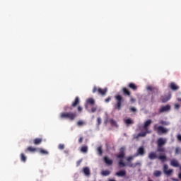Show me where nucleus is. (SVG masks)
<instances>
[{
  "label": "nucleus",
  "mask_w": 181,
  "mask_h": 181,
  "mask_svg": "<svg viewBox=\"0 0 181 181\" xmlns=\"http://www.w3.org/2000/svg\"><path fill=\"white\" fill-rule=\"evenodd\" d=\"M168 142V139L160 137L157 139V152H166L165 146Z\"/></svg>",
  "instance_id": "nucleus-1"
},
{
  "label": "nucleus",
  "mask_w": 181,
  "mask_h": 181,
  "mask_svg": "<svg viewBox=\"0 0 181 181\" xmlns=\"http://www.w3.org/2000/svg\"><path fill=\"white\" fill-rule=\"evenodd\" d=\"M115 100L116 101V103L114 105V108L115 110L120 111L121 108H122V103H124L125 100L124 99V97H122V95H115Z\"/></svg>",
  "instance_id": "nucleus-2"
},
{
  "label": "nucleus",
  "mask_w": 181,
  "mask_h": 181,
  "mask_svg": "<svg viewBox=\"0 0 181 181\" xmlns=\"http://www.w3.org/2000/svg\"><path fill=\"white\" fill-rule=\"evenodd\" d=\"M117 159H120L119 160V166L120 168H125L127 166V164L124 163V158H125V147H121L119 149V153L117 156Z\"/></svg>",
  "instance_id": "nucleus-3"
},
{
  "label": "nucleus",
  "mask_w": 181,
  "mask_h": 181,
  "mask_svg": "<svg viewBox=\"0 0 181 181\" xmlns=\"http://www.w3.org/2000/svg\"><path fill=\"white\" fill-rule=\"evenodd\" d=\"M60 118L61 119H70V121H74L76 118L77 117V112H62L60 114Z\"/></svg>",
  "instance_id": "nucleus-4"
},
{
  "label": "nucleus",
  "mask_w": 181,
  "mask_h": 181,
  "mask_svg": "<svg viewBox=\"0 0 181 181\" xmlns=\"http://www.w3.org/2000/svg\"><path fill=\"white\" fill-rule=\"evenodd\" d=\"M154 131L157 132L158 135H163L169 132V129L163 127V126L154 125Z\"/></svg>",
  "instance_id": "nucleus-5"
},
{
  "label": "nucleus",
  "mask_w": 181,
  "mask_h": 181,
  "mask_svg": "<svg viewBox=\"0 0 181 181\" xmlns=\"http://www.w3.org/2000/svg\"><path fill=\"white\" fill-rule=\"evenodd\" d=\"M80 104V98L78 97H76L74 100V101L72 103L71 106H65L64 107V111H71L73 110V107H77Z\"/></svg>",
  "instance_id": "nucleus-6"
},
{
  "label": "nucleus",
  "mask_w": 181,
  "mask_h": 181,
  "mask_svg": "<svg viewBox=\"0 0 181 181\" xmlns=\"http://www.w3.org/2000/svg\"><path fill=\"white\" fill-rule=\"evenodd\" d=\"M98 93V94H100V95H105L107 94V88L102 89L100 88H97V86H95L93 89V93Z\"/></svg>",
  "instance_id": "nucleus-7"
},
{
  "label": "nucleus",
  "mask_w": 181,
  "mask_h": 181,
  "mask_svg": "<svg viewBox=\"0 0 181 181\" xmlns=\"http://www.w3.org/2000/svg\"><path fill=\"white\" fill-rule=\"evenodd\" d=\"M170 111V105H166L165 106H161L158 110L159 114H162V112H168Z\"/></svg>",
  "instance_id": "nucleus-8"
},
{
  "label": "nucleus",
  "mask_w": 181,
  "mask_h": 181,
  "mask_svg": "<svg viewBox=\"0 0 181 181\" xmlns=\"http://www.w3.org/2000/svg\"><path fill=\"white\" fill-rule=\"evenodd\" d=\"M170 98H172V94L170 93H169L168 95H162L160 98V100L162 101V103H168V101H169V100H170Z\"/></svg>",
  "instance_id": "nucleus-9"
},
{
  "label": "nucleus",
  "mask_w": 181,
  "mask_h": 181,
  "mask_svg": "<svg viewBox=\"0 0 181 181\" xmlns=\"http://www.w3.org/2000/svg\"><path fill=\"white\" fill-rule=\"evenodd\" d=\"M148 134L147 132H144L141 133H139L138 134H134L133 135V139H136V141H138V139H139L140 136H146V134Z\"/></svg>",
  "instance_id": "nucleus-10"
},
{
  "label": "nucleus",
  "mask_w": 181,
  "mask_h": 181,
  "mask_svg": "<svg viewBox=\"0 0 181 181\" xmlns=\"http://www.w3.org/2000/svg\"><path fill=\"white\" fill-rule=\"evenodd\" d=\"M39 151V148H34L33 146H28L25 150V152L28 153V152H31L33 153H35V152H37Z\"/></svg>",
  "instance_id": "nucleus-11"
},
{
  "label": "nucleus",
  "mask_w": 181,
  "mask_h": 181,
  "mask_svg": "<svg viewBox=\"0 0 181 181\" xmlns=\"http://www.w3.org/2000/svg\"><path fill=\"white\" fill-rule=\"evenodd\" d=\"M140 155L141 156H144L145 155V148L144 146H140L137 150V154L134 156H138Z\"/></svg>",
  "instance_id": "nucleus-12"
},
{
  "label": "nucleus",
  "mask_w": 181,
  "mask_h": 181,
  "mask_svg": "<svg viewBox=\"0 0 181 181\" xmlns=\"http://www.w3.org/2000/svg\"><path fill=\"white\" fill-rule=\"evenodd\" d=\"M103 160L105 162V163H106V165H108V166H111V165H112V163H114V161L111 159H110V158H108V156H105L103 158Z\"/></svg>",
  "instance_id": "nucleus-13"
},
{
  "label": "nucleus",
  "mask_w": 181,
  "mask_h": 181,
  "mask_svg": "<svg viewBox=\"0 0 181 181\" xmlns=\"http://www.w3.org/2000/svg\"><path fill=\"white\" fill-rule=\"evenodd\" d=\"M115 175L119 177H124V176L127 175V171L125 170L118 171L115 173Z\"/></svg>",
  "instance_id": "nucleus-14"
},
{
  "label": "nucleus",
  "mask_w": 181,
  "mask_h": 181,
  "mask_svg": "<svg viewBox=\"0 0 181 181\" xmlns=\"http://www.w3.org/2000/svg\"><path fill=\"white\" fill-rule=\"evenodd\" d=\"M122 93H123V95L125 96V97H127V95L128 96V97H131V92L129 91V90L128 89V88H122Z\"/></svg>",
  "instance_id": "nucleus-15"
},
{
  "label": "nucleus",
  "mask_w": 181,
  "mask_h": 181,
  "mask_svg": "<svg viewBox=\"0 0 181 181\" xmlns=\"http://www.w3.org/2000/svg\"><path fill=\"white\" fill-rule=\"evenodd\" d=\"M82 172L85 175V176L88 177V176H90V175H91V173L90 171V168H88V167L83 168Z\"/></svg>",
  "instance_id": "nucleus-16"
},
{
  "label": "nucleus",
  "mask_w": 181,
  "mask_h": 181,
  "mask_svg": "<svg viewBox=\"0 0 181 181\" xmlns=\"http://www.w3.org/2000/svg\"><path fill=\"white\" fill-rule=\"evenodd\" d=\"M151 124H152V120H151V119H148L144 122V129L146 130V132H147V134L148 133V127H149V125H151Z\"/></svg>",
  "instance_id": "nucleus-17"
},
{
  "label": "nucleus",
  "mask_w": 181,
  "mask_h": 181,
  "mask_svg": "<svg viewBox=\"0 0 181 181\" xmlns=\"http://www.w3.org/2000/svg\"><path fill=\"white\" fill-rule=\"evenodd\" d=\"M170 88L173 91H177V90H179V86L175 82H172L170 83Z\"/></svg>",
  "instance_id": "nucleus-18"
},
{
  "label": "nucleus",
  "mask_w": 181,
  "mask_h": 181,
  "mask_svg": "<svg viewBox=\"0 0 181 181\" xmlns=\"http://www.w3.org/2000/svg\"><path fill=\"white\" fill-rule=\"evenodd\" d=\"M148 159H150L151 160H153V159H158V156L156 155V153L151 152L148 154Z\"/></svg>",
  "instance_id": "nucleus-19"
},
{
  "label": "nucleus",
  "mask_w": 181,
  "mask_h": 181,
  "mask_svg": "<svg viewBox=\"0 0 181 181\" xmlns=\"http://www.w3.org/2000/svg\"><path fill=\"white\" fill-rule=\"evenodd\" d=\"M170 165L174 168H179V162L175 159L171 160Z\"/></svg>",
  "instance_id": "nucleus-20"
},
{
  "label": "nucleus",
  "mask_w": 181,
  "mask_h": 181,
  "mask_svg": "<svg viewBox=\"0 0 181 181\" xmlns=\"http://www.w3.org/2000/svg\"><path fill=\"white\" fill-rule=\"evenodd\" d=\"M128 87L129 88L133 90V91H136V90H138V86H136V85H135L134 83H129Z\"/></svg>",
  "instance_id": "nucleus-21"
},
{
  "label": "nucleus",
  "mask_w": 181,
  "mask_h": 181,
  "mask_svg": "<svg viewBox=\"0 0 181 181\" xmlns=\"http://www.w3.org/2000/svg\"><path fill=\"white\" fill-rule=\"evenodd\" d=\"M146 89L148 91H151L152 93H153L154 94H158V89L155 87H152V86H148L146 88Z\"/></svg>",
  "instance_id": "nucleus-22"
},
{
  "label": "nucleus",
  "mask_w": 181,
  "mask_h": 181,
  "mask_svg": "<svg viewBox=\"0 0 181 181\" xmlns=\"http://www.w3.org/2000/svg\"><path fill=\"white\" fill-rule=\"evenodd\" d=\"M43 141L42 138H36L33 140L34 145H40Z\"/></svg>",
  "instance_id": "nucleus-23"
},
{
  "label": "nucleus",
  "mask_w": 181,
  "mask_h": 181,
  "mask_svg": "<svg viewBox=\"0 0 181 181\" xmlns=\"http://www.w3.org/2000/svg\"><path fill=\"white\" fill-rule=\"evenodd\" d=\"M157 159H159V160H161V162H166V160H168V158L165 154H163L158 156Z\"/></svg>",
  "instance_id": "nucleus-24"
},
{
  "label": "nucleus",
  "mask_w": 181,
  "mask_h": 181,
  "mask_svg": "<svg viewBox=\"0 0 181 181\" xmlns=\"http://www.w3.org/2000/svg\"><path fill=\"white\" fill-rule=\"evenodd\" d=\"M124 124H126V125H132V124H134V121L132 120L131 118H128L124 120Z\"/></svg>",
  "instance_id": "nucleus-25"
},
{
  "label": "nucleus",
  "mask_w": 181,
  "mask_h": 181,
  "mask_svg": "<svg viewBox=\"0 0 181 181\" xmlns=\"http://www.w3.org/2000/svg\"><path fill=\"white\" fill-rule=\"evenodd\" d=\"M86 103L87 104H90V105H94V104H95V100L90 98L87 99Z\"/></svg>",
  "instance_id": "nucleus-26"
},
{
  "label": "nucleus",
  "mask_w": 181,
  "mask_h": 181,
  "mask_svg": "<svg viewBox=\"0 0 181 181\" xmlns=\"http://www.w3.org/2000/svg\"><path fill=\"white\" fill-rule=\"evenodd\" d=\"M109 122L112 127H118V124H117V122L114 120V119H110Z\"/></svg>",
  "instance_id": "nucleus-27"
},
{
  "label": "nucleus",
  "mask_w": 181,
  "mask_h": 181,
  "mask_svg": "<svg viewBox=\"0 0 181 181\" xmlns=\"http://www.w3.org/2000/svg\"><path fill=\"white\" fill-rule=\"evenodd\" d=\"M159 124H160V125H163V126H165V127H168V125H170V122H167V121H165V120H160V121L159 122Z\"/></svg>",
  "instance_id": "nucleus-28"
},
{
  "label": "nucleus",
  "mask_w": 181,
  "mask_h": 181,
  "mask_svg": "<svg viewBox=\"0 0 181 181\" xmlns=\"http://www.w3.org/2000/svg\"><path fill=\"white\" fill-rule=\"evenodd\" d=\"M38 151L42 155H49V151L43 150V148H38Z\"/></svg>",
  "instance_id": "nucleus-29"
},
{
  "label": "nucleus",
  "mask_w": 181,
  "mask_h": 181,
  "mask_svg": "<svg viewBox=\"0 0 181 181\" xmlns=\"http://www.w3.org/2000/svg\"><path fill=\"white\" fill-rule=\"evenodd\" d=\"M20 156H21V162H23L25 163V162H26V159H27L26 156H25V153H21Z\"/></svg>",
  "instance_id": "nucleus-30"
},
{
  "label": "nucleus",
  "mask_w": 181,
  "mask_h": 181,
  "mask_svg": "<svg viewBox=\"0 0 181 181\" xmlns=\"http://www.w3.org/2000/svg\"><path fill=\"white\" fill-rule=\"evenodd\" d=\"M101 173H102L103 176H108V175H110L111 172H110V170H103Z\"/></svg>",
  "instance_id": "nucleus-31"
},
{
  "label": "nucleus",
  "mask_w": 181,
  "mask_h": 181,
  "mask_svg": "<svg viewBox=\"0 0 181 181\" xmlns=\"http://www.w3.org/2000/svg\"><path fill=\"white\" fill-rule=\"evenodd\" d=\"M160 175H162V172H160L159 170H156L153 173V175L156 176V177H159V176H160Z\"/></svg>",
  "instance_id": "nucleus-32"
},
{
  "label": "nucleus",
  "mask_w": 181,
  "mask_h": 181,
  "mask_svg": "<svg viewBox=\"0 0 181 181\" xmlns=\"http://www.w3.org/2000/svg\"><path fill=\"white\" fill-rule=\"evenodd\" d=\"M164 173L167 175V176H170V175L173 173V169L167 170L166 172H165Z\"/></svg>",
  "instance_id": "nucleus-33"
},
{
  "label": "nucleus",
  "mask_w": 181,
  "mask_h": 181,
  "mask_svg": "<svg viewBox=\"0 0 181 181\" xmlns=\"http://www.w3.org/2000/svg\"><path fill=\"white\" fill-rule=\"evenodd\" d=\"M98 153L100 156L103 155V148L101 146L98 147L97 148Z\"/></svg>",
  "instance_id": "nucleus-34"
},
{
  "label": "nucleus",
  "mask_w": 181,
  "mask_h": 181,
  "mask_svg": "<svg viewBox=\"0 0 181 181\" xmlns=\"http://www.w3.org/2000/svg\"><path fill=\"white\" fill-rule=\"evenodd\" d=\"M81 152L86 153L88 151L87 146H82L81 148Z\"/></svg>",
  "instance_id": "nucleus-35"
},
{
  "label": "nucleus",
  "mask_w": 181,
  "mask_h": 181,
  "mask_svg": "<svg viewBox=\"0 0 181 181\" xmlns=\"http://www.w3.org/2000/svg\"><path fill=\"white\" fill-rule=\"evenodd\" d=\"M77 125L78 127H83V125H86V122H84L83 120H79L77 122Z\"/></svg>",
  "instance_id": "nucleus-36"
},
{
  "label": "nucleus",
  "mask_w": 181,
  "mask_h": 181,
  "mask_svg": "<svg viewBox=\"0 0 181 181\" xmlns=\"http://www.w3.org/2000/svg\"><path fill=\"white\" fill-rule=\"evenodd\" d=\"M134 158H135V156H129L127 158V161L131 162V160H134Z\"/></svg>",
  "instance_id": "nucleus-37"
},
{
  "label": "nucleus",
  "mask_w": 181,
  "mask_h": 181,
  "mask_svg": "<svg viewBox=\"0 0 181 181\" xmlns=\"http://www.w3.org/2000/svg\"><path fill=\"white\" fill-rule=\"evenodd\" d=\"M59 149H60L61 151H63V149H64V144H59L58 146Z\"/></svg>",
  "instance_id": "nucleus-38"
},
{
  "label": "nucleus",
  "mask_w": 181,
  "mask_h": 181,
  "mask_svg": "<svg viewBox=\"0 0 181 181\" xmlns=\"http://www.w3.org/2000/svg\"><path fill=\"white\" fill-rule=\"evenodd\" d=\"M168 165L165 164L164 166H163V173H165V172H166L168 169Z\"/></svg>",
  "instance_id": "nucleus-39"
},
{
  "label": "nucleus",
  "mask_w": 181,
  "mask_h": 181,
  "mask_svg": "<svg viewBox=\"0 0 181 181\" xmlns=\"http://www.w3.org/2000/svg\"><path fill=\"white\" fill-rule=\"evenodd\" d=\"M179 153H180V148H175V154L179 155Z\"/></svg>",
  "instance_id": "nucleus-40"
},
{
  "label": "nucleus",
  "mask_w": 181,
  "mask_h": 181,
  "mask_svg": "<svg viewBox=\"0 0 181 181\" xmlns=\"http://www.w3.org/2000/svg\"><path fill=\"white\" fill-rule=\"evenodd\" d=\"M97 122H98V126L101 125V119H100V117L97 118Z\"/></svg>",
  "instance_id": "nucleus-41"
},
{
  "label": "nucleus",
  "mask_w": 181,
  "mask_h": 181,
  "mask_svg": "<svg viewBox=\"0 0 181 181\" xmlns=\"http://www.w3.org/2000/svg\"><path fill=\"white\" fill-rule=\"evenodd\" d=\"M97 111V107H93L91 108V112H95Z\"/></svg>",
  "instance_id": "nucleus-42"
},
{
  "label": "nucleus",
  "mask_w": 181,
  "mask_h": 181,
  "mask_svg": "<svg viewBox=\"0 0 181 181\" xmlns=\"http://www.w3.org/2000/svg\"><path fill=\"white\" fill-rule=\"evenodd\" d=\"M127 166H129V168H135V165H134V164L132 163H128Z\"/></svg>",
  "instance_id": "nucleus-43"
},
{
  "label": "nucleus",
  "mask_w": 181,
  "mask_h": 181,
  "mask_svg": "<svg viewBox=\"0 0 181 181\" xmlns=\"http://www.w3.org/2000/svg\"><path fill=\"white\" fill-rule=\"evenodd\" d=\"M175 108L176 110H179V108H180V105L179 104H175Z\"/></svg>",
  "instance_id": "nucleus-44"
},
{
  "label": "nucleus",
  "mask_w": 181,
  "mask_h": 181,
  "mask_svg": "<svg viewBox=\"0 0 181 181\" xmlns=\"http://www.w3.org/2000/svg\"><path fill=\"white\" fill-rule=\"evenodd\" d=\"M78 112H81V111H83V107H81V106H78L77 108Z\"/></svg>",
  "instance_id": "nucleus-45"
},
{
  "label": "nucleus",
  "mask_w": 181,
  "mask_h": 181,
  "mask_svg": "<svg viewBox=\"0 0 181 181\" xmlns=\"http://www.w3.org/2000/svg\"><path fill=\"white\" fill-rule=\"evenodd\" d=\"M130 110H132V112H136V109L135 107H131Z\"/></svg>",
  "instance_id": "nucleus-46"
},
{
  "label": "nucleus",
  "mask_w": 181,
  "mask_h": 181,
  "mask_svg": "<svg viewBox=\"0 0 181 181\" xmlns=\"http://www.w3.org/2000/svg\"><path fill=\"white\" fill-rule=\"evenodd\" d=\"M177 141H180V142H181V134H178L177 136Z\"/></svg>",
  "instance_id": "nucleus-47"
},
{
  "label": "nucleus",
  "mask_w": 181,
  "mask_h": 181,
  "mask_svg": "<svg viewBox=\"0 0 181 181\" xmlns=\"http://www.w3.org/2000/svg\"><path fill=\"white\" fill-rule=\"evenodd\" d=\"M111 100V97H108L105 100V103H110V100Z\"/></svg>",
  "instance_id": "nucleus-48"
},
{
  "label": "nucleus",
  "mask_w": 181,
  "mask_h": 181,
  "mask_svg": "<svg viewBox=\"0 0 181 181\" xmlns=\"http://www.w3.org/2000/svg\"><path fill=\"white\" fill-rule=\"evenodd\" d=\"M130 101H131V103H135L136 101V100H135V98H131Z\"/></svg>",
  "instance_id": "nucleus-49"
},
{
  "label": "nucleus",
  "mask_w": 181,
  "mask_h": 181,
  "mask_svg": "<svg viewBox=\"0 0 181 181\" xmlns=\"http://www.w3.org/2000/svg\"><path fill=\"white\" fill-rule=\"evenodd\" d=\"M78 142L79 144H81L83 142V137H80V139H78Z\"/></svg>",
  "instance_id": "nucleus-50"
},
{
  "label": "nucleus",
  "mask_w": 181,
  "mask_h": 181,
  "mask_svg": "<svg viewBox=\"0 0 181 181\" xmlns=\"http://www.w3.org/2000/svg\"><path fill=\"white\" fill-rule=\"evenodd\" d=\"M80 163H81V161H77L76 166H80Z\"/></svg>",
  "instance_id": "nucleus-51"
},
{
  "label": "nucleus",
  "mask_w": 181,
  "mask_h": 181,
  "mask_svg": "<svg viewBox=\"0 0 181 181\" xmlns=\"http://www.w3.org/2000/svg\"><path fill=\"white\" fill-rule=\"evenodd\" d=\"M178 177H179V179H180V180H181V173L179 174Z\"/></svg>",
  "instance_id": "nucleus-52"
},
{
  "label": "nucleus",
  "mask_w": 181,
  "mask_h": 181,
  "mask_svg": "<svg viewBox=\"0 0 181 181\" xmlns=\"http://www.w3.org/2000/svg\"><path fill=\"white\" fill-rule=\"evenodd\" d=\"M65 153H69V151H64Z\"/></svg>",
  "instance_id": "nucleus-53"
},
{
  "label": "nucleus",
  "mask_w": 181,
  "mask_h": 181,
  "mask_svg": "<svg viewBox=\"0 0 181 181\" xmlns=\"http://www.w3.org/2000/svg\"><path fill=\"white\" fill-rule=\"evenodd\" d=\"M153 96H152V98H151V101H153Z\"/></svg>",
  "instance_id": "nucleus-54"
},
{
  "label": "nucleus",
  "mask_w": 181,
  "mask_h": 181,
  "mask_svg": "<svg viewBox=\"0 0 181 181\" xmlns=\"http://www.w3.org/2000/svg\"><path fill=\"white\" fill-rule=\"evenodd\" d=\"M177 101H181V98H177Z\"/></svg>",
  "instance_id": "nucleus-55"
}]
</instances>
